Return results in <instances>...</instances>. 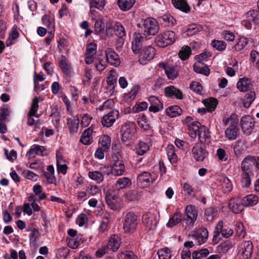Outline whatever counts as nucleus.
<instances>
[{"instance_id":"51","label":"nucleus","mask_w":259,"mask_h":259,"mask_svg":"<svg viewBox=\"0 0 259 259\" xmlns=\"http://www.w3.org/2000/svg\"><path fill=\"white\" fill-rule=\"evenodd\" d=\"M233 151L234 154L238 157L244 151L243 148V144L240 140H238L236 142L235 145L233 147Z\"/></svg>"},{"instance_id":"33","label":"nucleus","mask_w":259,"mask_h":259,"mask_svg":"<svg viewBox=\"0 0 259 259\" xmlns=\"http://www.w3.org/2000/svg\"><path fill=\"white\" fill-rule=\"evenodd\" d=\"M196 235L198 243L199 245H201L206 242L208 236V232L206 228H201L197 231Z\"/></svg>"},{"instance_id":"15","label":"nucleus","mask_w":259,"mask_h":259,"mask_svg":"<svg viewBox=\"0 0 259 259\" xmlns=\"http://www.w3.org/2000/svg\"><path fill=\"white\" fill-rule=\"evenodd\" d=\"M206 151L201 144H196L192 149V154L194 158L198 162H202L206 157Z\"/></svg>"},{"instance_id":"58","label":"nucleus","mask_w":259,"mask_h":259,"mask_svg":"<svg viewBox=\"0 0 259 259\" xmlns=\"http://www.w3.org/2000/svg\"><path fill=\"white\" fill-rule=\"evenodd\" d=\"M248 42L249 39L248 38L246 37H241L238 42L235 46L236 51H241L248 45Z\"/></svg>"},{"instance_id":"5","label":"nucleus","mask_w":259,"mask_h":259,"mask_svg":"<svg viewBox=\"0 0 259 259\" xmlns=\"http://www.w3.org/2000/svg\"><path fill=\"white\" fill-rule=\"evenodd\" d=\"M183 215L184 223L186 224L185 228L191 230L194 226L198 216V211L196 207L193 205H187L185 209V212Z\"/></svg>"},{"instance_id":"30","label":"nucleus","mask_w":259,"mask_h":259,"mask_svg":"<svg viewBox=\"0 0 259 259\" xmlns=\"http://www.w3.org/2000/svg\"><path fill=\"white\" fill-rule=\"evenodd\" d=\"M181 222L184 223L183 214L179 211H177L174 213V216L169 220L168 223L166 224V226L168 227H172Z\"/></svg>"},{"instance_id":"56","label":"nucleus","mask_w":259,"mask_h":259,"mask_svg":"<svg viewBox=\"0 0 259 259\" xmlns=\"http://www.w3.org/2000/svg\"><path fill=\"white\" fill-rule=\"evenodd\" d=\"M165 73L169 79L174 80L178 76V72L174 66H169Z\"/></svg>"},{"instance_id":"54","label":"nucleus","mask_w":259,"mask_h":259,"mask_svg":"<svg viewBox=\"0 0 259 259\" xmlns=\"http://www.w3.org/2000/svg\"><path fill=\"white\" fill-rule=\"evenodd\" d=\"M92 77V69L88 67H85L83 71V78L82 80L83 84L86 85L87 84H90Z\"/></svg>"},{"instance_id":"14","label":"nucleus","mask_w":259,"mask_h":259,"mask_svg":"<svg viewBox=\"0 0 259 259\" xmlns=\"http://www.w3.org/2000/svg\"><path fill=\"white\" fill-rule=\"evenodd\" d=\"M193 129L195 131H198V135L199 139H208L210 138L209 133L207 128L205 126H202L200 122H192L190 125V129Z\"/></svg>"},{"instance_id":"3","label":"nucleus","mask_w":259,"mask_h":259,"mask_svg":"<svg viewBox=\"0 0 259 259\" xmlns=\"http://www.w3.org/2000/svg\"><path fill=\"white\" fill-rule=\"evenodd\" d=\"M121 141L126 146L132 145L136 133V125L133 122H128L122 125L120 129Z\"/></svg>"},{"instance_id":"37","label":"nucleus","mask_w":259,"mask_h":259,"mask_svg":"<svg viewBox=\"0 0 259 259\" xmlns=\"http://www.w3.org/2000/svg\"><path fill=\"white\" fill-rule=\"evenodd\" d=\"M92 133L93 130L90 128L85 130L81 136L80 142L84 145H89L91 144L92 139L91 137Z\"/></svg>"},{"instance_id":"11","label":"nucleus","mask_w":259,"mask_h":259,"mask_svg":"<svg viewBox=\"0 0 259 259\" xmlns=\"http://www.w3.org/2000/svg\"><path fill=\"white\" fill-rule=\"evenodd\" d=\"M118 116V111L112 110L102 117L101 122L104 126L109 127L113 124Z\"/></svg>"},{"instance_id":"61","label":"nucleus","mask_w":259,"mask_h":259,"mask_svg":"<svg viewBox=\"0 0 259 259\" xmlns=\"http://www.w3.org/2000/svg\"><path fill=\"white\" fill-rule=\"evenodd\" d=\"M211 45L217 50L220 51H223L226 48V43L223 40H213L211 42Z\"/></svg>"},{"instance_id":"2","label":"nucleus","mask_w":259,"mask_h":259,"mask_svg":"<svg viewBox=\"0 0 259 259\" xmlns=\"http://www.w3.org/2000/svg\"><path fill=\"white\" fill-rule=\"evenodd\" d=\"M138 31L145 38L149 35H154L159 30L157 21L151 18L142 20L137 24Z\"/></svg>"},{"instance_id":"4","label":"nucleus","mask_w":259,"mask_h":259,"mask_svg":"<svg viewBox=\"0 0 259 259\" xmlns=\"http://www.w3.org/2000/svg\"><path fill=\"white\" fill-rule=\"evenodd\" d=\"M139 217L134 212H127L123 219V230L125 233L132 234L134 233L140 223Z\"/></svg>"},{"instance_id":"43","label":"nucleus","mask_w":259,"mask_h":259,"mask_svg":"<svg viewBox=\"0 0 259 259\" xmlns=\"http://www.w3.org/2000/svg\"><path fill=\"white\" fill-rule=\"evenodd\" d=\"M203 103L207 110L209 112H211L215 109L218 104V100L215 98H211L204 100Z\"/></svg>"},{"instance_id":"47","label":"nucleus","mask_w":259,"mask_h":259,"mask_svg":"<svg viewBox=\"0 0 259 259\" xmlns=\"http://www.w3.org/2000/svg\"><path fill=\"white\" fill-rule=\"evenodd\" d=\"M191 54V50L188 46H184L179 53V56L182 60H186Z\"/></svg>"},{"instance_id":"9","label":"nucleus","mask_w":259,"mask_h":259,"mask_svg":"<svg viewBox=\"0 0 259 259\" xmlns=\"http://www.w3.org/2000/svg\"><path fill=\"white\" fill-rule=\"evenodd\" d=\"M139 54V62L141 64L145 65L154 58L155 54V49L151 46L145 47Z\"/></svg>"},{"instance_id":"21","label":"nucleus","mask_w":259,"mask_h":259,"mask_svg":"<svg viewBox=\"0 0 259 259\" xmlns=\"http://www.w3.org/2000/svg\"><path fill=\"white\" fill-rule=\"evenodd\" d=\"M252 87V84L251 83L250 79L246 77L239 78L237 83V89L242 92H245L251 90Z\"/></svg>"},{"instance_id":"38","label":"nucleus","mask_w":259,"mask_h":259,"mask_svg":"<svg viewBox=\"0 0 259 259\" xmlns=\"http://www.w3.org/2000/svg\"><path fill=\"white\" fill-rule=\"evenodd\" d=\"M255 99V93L254 91L245 94L243 99V106L246 108H248Z\"/></svg>"},{"instance_id":"57","label":"nucleus","mask_w":259,"mask_h":259,"mask_svg":"<svg viewBox=\"0 0 259 259\" xmlns=\"http://www.w3.org/2000/svg\"><path fill=\"white\" fill-rule=\"evenodd\" d=\"M167 155L168 160L171 163H175L177 162L178 157L173 147L168 148L167 149Z\"/></svg>"},{"instance_id":"64","label":"nucleus","mask_w":259,"mask_h":259,"mask_svg":"<svg viewBox=\"0 0 259 259\" xmlns=\"http://www.w3.org/2000/svg\"><path fill=\"white\" fill-rule=\"evenodd\" d=\"M159 259H170L171 254L170 251L167 248L159 250L157 252Z\"/></svg>"},{"instance_id":"28","label":"nucleus","mask_w":259,"mask_h":259,"mask_svg":"<svg viewBox=\"0 0 259 259\" xmlns=\"http://www.w3.org/2000/svg\"><path fill=\"white\" fill-rule=\"evenodd\" d=\"M244 17L248 21L255 24H259V11L256 10H251L247 11L244 14Z\"/></svg>"},{"instance_id":"34","label":"nucleus","mask_w":259,"mask_h":259,"mask_svg":"<svg viewBox=\"0 0 259 259\" xmlns=\"http://www.w3.org/2000/svg\"><path fill=\"white\" fill-rule=\"evenodd\" d=\"M46 149L44 146L34 144L31 147L27 153V155L31 157H33L36 155L42 156L43 152Z\"/></svg>"},{"instance_id":"55","label":"nucleus","mask_w":259,"mask_h":259,"mask_svg":"<svg viewBox=\"0 0 259 259\" xmlns=\"http://www.w3.org/2000/svg\"><path fill=\"white\" fill-rule=\"evenodd\" d=\"M141 195L137 190L130 191L126 194V198L129 201H136L140 198Z\"/></svg>"},{"instance_id":"41","label":"nucleus","mask_w":259,"mask_h":259,"mask_svg":"<svg viewBox=\"0 0 259 259\" xmlns=\"http://www.w3.org/2000/svg\"><path fill=\"white\" fill-rule=\"evenodd\" d=\"M99 142L101 144V147L104 151H108L111 146V138L107 135H105L100 138Z\"/></svg>"},{"instance_id":"53","label":"nucleus","mask_w":259,"mask_h":259,"mask_svg":"<svg viewBox=\"0 0 259 259\" xmlns=\"http://www.w3.org/2000/svg\"><path fill=\"white\" fill-rule=\"evenodd\" d=\"M19 37V32L16 28L13 27L11 32L10 33L9 37L6 41V45L10 46L14 44V40H16Z\"/></svg>"},{"instance_id":"52","label":"nucleus","mask_w":259,"mask_h":259,"mask_svg":"<svg viewBox=\"0 0 259 259\" xmlns=\"http://www.w3.org/2000/svg\"><path fill=\"white\" fill-rule=\"evenodd\" d=\"M88 175L90 179L97 181L98 183H100L104 179L102 173L98 171H89Z\"/></svg>"},{"instance_id":"19","label":"nucleus","mask_w":259,"mask_h":259,"mask_svg":"<svg viewBox=\"0 0 259 259\" xmlns=\"http://www.w3.org/2000/svg\"><path fill=\"white\" fill-rule=\"evenodd\" d=\"M150 106L149 110L154 113L157 112L163 109L162 104L158 97L155 96H151L148 99Z\"/></svg>"},{"instance_id":"35","label":"nucleus","mask_w":259,"mask_h":259,"mask_svg":"<svg viewBox=\"0 0 259 259\" xmlns=\"http://www.w3.org/2000/svg\"><path fill=\"white\" fill-rule=\"evenodd\" d=\"M136 3V0H118L117 4L121 10L126 11L130 10Z\"/></svg>"},{"instance_id":"6","label":"nucleus","mask_w":259,"mask_h":259,"mask_svg":"<svg viewBox=\"0 0 259 259\" xmlns=\"http://www.w3.org/2000/svg\"><path fill=\"white\" fill-rule=\"evenodd\" d=\"M176 39V36L174 31H166L156 36L155 42L158 47L164 48L172 44Z\"/></svg>"},{"instance_id":"39","label":"nucleus","mask_w":259,"mask_h":259,"mask_svg":"<svg viewBox=\"0 0 259 259\" xmlns=\"http://www.w3.org/2000/svg\"><path fill=\"white\" fill-rule=\"evenodd\" d=\"M62 58L60 61L59 66L64 73L69 75L71 72V66L64 57L62 56Z\"/></svg>"},{"instance_id":"23","label":"nucleus","mask_w":259,"mask_h":259,"mask_svg":"<svg viewBox=\"0 0 259 259\" xmlns=\"http://www.w3.org/2000/svg\"><path fill=\"white\" fill-rule=\"evenodd\" d=\"M132 185V181L127 177H122L118 179L114 184V190L119 191L121 189L130 187Z\"/></svg>"},{"instance_id":"36","label":"nucleus","mask_w":259,"mask_h":259,"mask_svg":"<svg viewBox=\"0 0 259 259\" xmlns=\"http://www.w3.org/2000/svg\"><path fill=\"white\" fill-rule=\"evenodd\" d=\"M166 112L167 115L173 118L180 116L182 113V110L178 106H171L166 109Z\"/></svg>"},{"instance_id":"44","label":"nucleus","mask_w":259,"mask_h":259,"mask_svg":"<svg viewBox=\"0 0 259 259\" xmlns=\"http://www.w3.org/2000/svg\"><path fill=\"white\" fill-rule=\"evenodd\" d=\"M119 200V198L118 196H116L111 199L108 198L106 202L110 209L113 210H119L120 208V205L118 203Z\"/></svg>"},{"instance_id":"45","label":"nucleus","mask_w":259,"mask_h":259,"mask_svg":"<svg viewBox=\"0 0 259 259\" xmlns=\"http://www.w3.org/2000/svg\"><path fill=\"white\" fill-rule=\"evenodd\" d=\"M148 145L142 141H140L136 145V153L139 155H143L149 150Z\"/></svg>"},{"instance_id":"12","label":"nucleus","mask_w":259,"mask_h":259,"mask_svg":"<svg viewBox=\"0 0 259 259\" xmlns=\"http://www.w3.org/2000/svg\"><path fill=\"white\" fill-rule=\"evenodd\" d=\"M145 39V37L140 33H134L132 42V49L134 54H137L140 52L143 49V42Z\"/></svg>"},{"instance_id":"49","label":"nucleus","mask_w":259,"mask_h":259,"mask_svg":"<svg viewBox=\"0 0 259 259\" xmlns=\"http://www.w3.org/2000/svg\"><path fill=\"white\" fill-rule=\"evenodd\" d=\"M42 23L47 26L51 31H54L55 23L53 19H51L50 17L47 15H45L42 17Z\"/></svg>"},{"instance_id":"13","label":"nucleus","mask_w":259,"mask_h":259,"mask_svg":"<svg viewBox=\"0 0 259 259\" xmlns=\"http://www.w3.org/2000/svg\"><path fill=\"white\" fill-rule=\"evenodd\" d=\"M155 181L152 178L151 174L148 171H144L140 174L137 177V182L138 185L141 187H147L150 186Z\"/></svg>"},{"instance_id":"27","label":"nucleus","mask_w":259,"mask_h":259,"mask_svg":"<svg viewBox=\"0 0 259 259\" xmlns=\"http://www.w3.org/2000/svg\"><path fill=\"white\" fill-rule=\"evenodd\" d=\"M225 137L230 141L236 140L239 135V130L237 126H229L225 131Z\"/></svg>"},{"instance_id":"22","label":"nucleus","mask_w":259,"mask_h":259,"mask_svg":"<svg viewBox=\"0 0 259 259\" xmlns=\"http://www.w3.org/2000/svg\"><path fill=\"white\" fill-rule=\"evenodd\" d=\"M241 200L239 198H235L230 200L228 206L234 213H239L243 210V205L240 204Z\"/></svg>"},{"instance_id":"26","label":"nucleus","mask_w":259,"mask_h":259,"mask_svg":"<svg viewBox=\"0 0 259 259\" xmlns=\"http://www.w3.org/2000/svg\"><path fill=\"white\" fill-rule=\"evenodd\" d=\"M258 202V197L255 195H248L241 199V203L243 206L249 207L256 205Z\"/></svg>"},{"instance_id":"10","label":"nucleus","mask_w":259,"mask_h":259,"mask_svg":"<svg viewBox=\"0 0 259 259\" xmlns=\"http://www.w3.org/2000/svg\"><path fill=\"white\" fill-rule=\"evenodd\" d=\"M253 252V245L251 242L245 241L240 246L238 255L240 259H250Z\"/></svg>"},{"instance_id":"1","label":"nucleus","mask_w":259,"mask_h":259,"mask_svg":"<svg viewBox=\"0 0 259 259\" xmlns=\"http://www.w3.org/2000/svg\"><path fill=\"white\" fill-rule=\"evenodd\" d=\"M256 157L253 156H246L241 163V186L243 187H249L251 181L250 176L252 174V170L256 167Z\"/></svg>"},{"instance_id":"7","label":"nucleus","mask_w":259,"mask_h":259,"mask_svg":"<svg viewBox=\"0 0 259 259\" xmlns=\"http://www.w3.org/2000/svg\"><path fill=\"white\" fill-rule=\"evenodd\" d=\"M234 233L233 230L227 227L226 226H223V222L222 220H220L216 225L214 230L213 232V238L212 241L214 243H218V237L221 234L222 236L225 238H229L232 236Z\"/></svg>"},{"instance_id":"29","label":"nucleus","mask_w":259,"mask_h":259,"mask_svg":"<svg viewBox=\"0 0 259 259\" xmlns=\"http://www.w3.org/2000/svg\"><path fill=\"white\" fill-rule=\"evenodd\" d=\"M172 4L176 8L183 12L188 13L190 12V7L186 0H171Z\"/></svg>"},{"instance_id":"16","label":"nucleus","mask_w":259,"mask_h":259,"mask_svg":"<svg viewBox=\"0 0 259 259\" xmlns=\"http://www.w3.org/2000/svg\"><path fill=\"white\" fill-rule=\"evenodd\" d=\"M106 62L111 65L115 67L118 66L120 64V60L118 55L111 48H108L105 50Z\"/></svg>"},{"instance_id":"20","label":"nucleus","mask_w":259,"mask_h":259,"mask_svg":"<svg viewBox=\"0 0 259 259\" xmlns=\"http://www.w3.org/2000/svg\"><path fill=\"white\" fill-rule=\"evenodd\" d=\"M165 96L172 98L181 100L183 98V94L178 89L170 85L164 89Z\"/></svg>"},{"instance_id":"59","label":"nucleus","mask_w":259,"mask_h":259,"mask_svg":"<svg viewBox=\"0 0 259 259\" xmlns=\"http://www.w3.org/2000/svg\"><path fill=\"white\" fill-rule=\"evenodd\" d=\"M95 33L97 35H103L104 33V24L101 20H97L95 23Z\"/></svg>"},{"instance_id":"50","label":"nucleus","mask_w":259,"mask_h":259,"mask_svg":"<svg viewBox=\"0 0 259 259\" xmlns=\"http://www.w3.org/2000/svg\"><path fill=\"white\" fill-rule=\"evenodd\" d=\"M183 190L185 193V195L189 198H192L195 195L194 189L188 183L186 182L183 184Z\"/></svg>"},{"instance_id":"40","label":"nucleus","mask_w":259,"mask_h":259,"mask_svg":"<svg viewBox=\"0 0 259 259\" xmlns=\"http://www.w3.org/2000/svg\"><path fill=\"white\" fill-rule=\"evenodd\" d=\"M115 34L118 37H125L126 35L124 27L119 22H116L113 26Z\"/></svg>"},{"instance_id":"18","label":"nucleus","mask_w":259,"mask_h":259,"mask_svg":"<svg viewBox=\"0 0 259 259\" xmlns=\"http://www.w3.org/2000/svg\"><path fill=\"white\" fill-rule=\"evenodd\" d=\"M124 171L125 166L123 161H117L111 165L110 170L107 171V175L112 174L114 176H119L122 175Z\"/></svg>"},{"instance_id":"48","label":"nucleus","mask_w":259,"mask_h":259,"mask_svg":"<svg viewBox=\"0 0 259 259\" xmlns=\"http://www.w3.org/2000/svg\"><path fill=\"white\" fill-rule=\"evenodd\" d=\"M38 100L37 97L34 98L32 100L31 108L29 111V116H34V117L38 118L39 115L36 113V111L38 109Z\"/></svg>"},{"instance_id":"31","label":"nucleus","mask_w":259,"mask_h":259,"mask_svg":"<svg viewBox=\"0 0 259 259\" xmlns=\"http://www.w3.org/2000/svg\"><path fill=\"white\" fill-rule=\"evenodd\" d=\"M120 246V240L119 237L115 235H112L107 245V248L113 251H116L118 250Z\"/></svg>"},{"instance_id":"60","label":"nucleus","mask_w":259,"mask_h":259,"mask_svg":"<svg viewBox=\"0 0 259 259\" xmlns=\"http://www.w3.org/2000/svg\"><path fill=\"white\" fill-rule=\"evenodd\" d=\"M103 220L99 227V230L102 232L107 230L109 226L110 223L109 215L108 214H104L103 217Z\"/></svg>"},{"instance_id":"63","label":"nucleus","mask_w":259,"mask_h":259,"mask_svg":"<svg viewBox=\"0 0 259 259\" xmlns=\"http://www.w3.org/2000/svg\"><path fill=\"white\" fill-rule=\"evenodd\" d=\"M90 7L102 10L105 6L104 0H90Z\"/></svg>"},{"instance_id":"17","label":"nucleus","mask_w":259,"mask_h":259,"mask_svg":"<svg viewBox=\"0 0 259 259\" xmlns=\"http://www.w3.org/2000/svg\"><path fill=\"white\" fill-rule=\"evenodd\" d=\"M142 223L148 231L154 230L157 225V221L150 213H145L142 217Z\"/></svg>"},{"instance_id":"42","label":"nucleus","mask_w":259,"mask_h":259,"mask_svg":"<svg viewBox=\"0 0 259 259\" xmlns=\"http://www.w3.org/2000/svg\"><path fill=\"white\" fill-rule=\"evenodd\" d=\"M217 210L213 207H209L205 210L204 218L208 221H212L217 216Z\"/></svg>"},{"instance_id":"46","label":"nucleus","mask_w":259,"mask_h":259,"mask_svg":"<svg viewBox=\"0 0 259 259\" xmlns=\"http://www.w3.org/2000/svg\"><path fill=\"white\" fill-rule=\"evenodd\" d=\"M137 122L139 126L145 131H148L151 128L149 121L145 115L139 118Z\"/></svg>"},{"instance_id":"24","label":"nucleus","mask_w":259,"mask_h":259,"mask_svg":"<svg viewBox=\"0 0 259 259\" xmlns=\"http://www.w3.org/2000/svg\"><path fill=\"white\" fill-rule=\"evenodd\" d=\"M107 82L110 88V96L113 95L115 90V84L117 82V76L116 72L114 70H111L109 72V75L107 78Z\"/></svg>"},{"instance_id":"62","label":"nucleus","mask_w":259,"mask_h":259,"mask_svg":"<svg viewBox=\"0 0 259 259\" xmlns=\"http://www.w3.org/2000/svg\"><path fill=\"white\" fill-rule=\"evenodd\" d=\"M118 259H138V257L133 252L126 251L119 253Z\"/></svg>"},{"instance_id":"8","label":"nucleus","mask_w":259,"mask_h":259,"mask_svg":"<svg viewBox=\"0 0 259 259\" xmlns=\"http://www.w3.org/2000/svg\"><path fill=\"white\" fill-rule=\"evenodd\" d=\"M254 119L249 115H244L241 118L240 125L244 135L249 136L255 127Z\"/></svg>"},{"instance_id":"25","label":"nucleus","mask_w":259,"mask_h":259,"mask_svg":"<svg viewBox=\"0 0 259 259\" xmlns=\"http://www.w3.org/2000/svg\"><path fill=\"white\" fill-rule=\"evenodd\" d=\"M79 123V118L77 115L74 116V119L68 118L67 119V123L71 134L76 133L78 130Z\"/></svg>"},{"instance_id":"32","label":"nucleus","mask_w":259,"mask_h":259,"mask_svg":"<svg viewBox=\"0 0 259 259\" xmlns=\"http://www.w3.org/2000/svg\"><path fill=\"white\" fill-rule=\"evenodd\" d=\"M193 69L195 72L206 76L210 73V69L207 66H203L201 61H198L194 64Z\"/></svg>"}]
</instances>
